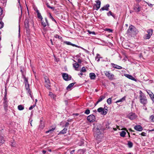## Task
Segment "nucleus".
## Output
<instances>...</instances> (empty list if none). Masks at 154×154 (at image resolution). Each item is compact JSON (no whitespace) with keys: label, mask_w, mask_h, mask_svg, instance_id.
Returning a JSON list of instances; mask_svg holds the SVG:
<instances>
[{"label":"nucleus","mask_w":154,"mask_h":154,"mask_svg":"<svg viewBox=\"0 0 154 154\" xmlns=\"http://www.w3.org/2000/svg\"><path fill=\"white\" fill-rule=\"evenodd\" d=\"M5 97H4V98L3 103H4V107H7V106H8V101L7 100V98L6 97V95L7 93V92L6 91V87L5 88Z\"/></svg>","instance_id":"nucleus-9"},{"label":"nucleus","mask_w":154,"mask_h":154,"mask_svg":"<svg viewBox=\"0 0 154 154\" xmlns=\"http://www.w3.org/2000/svg\"><path fill=\"white\" fill-rule=\"evenodd\" d=\"M78 63H81L82 62V61L80 59H79L78 60Z\"/></svg>","instance_id":"nucleus-55"},{"label":"nucleus","mask_w":154,"mask_h":154,"mask_svg":"<svg viewBox=\"0 0 154 154\" xmlns=\"http://www.w3.org/2000/svg\"><path fill=\"white\" fill-rule=\"evenodd\" d=\"M3 11L2 8H0V16H1L2 14Z\"/></svg>","instance_id":"nucleus-53"},{"label":"nucleus","mask_w":154,"mask_h":154,"mask_svg":"<svg viewBox=\"0 0 154 154\" xmlns=\"http://www.w3.org/2000/svg\"><path fill=\"white\" fill-rule=\"evenodd\" d=\"M75 83H72L70 84L66 88V89L67 90H71V88L74 85Z\"/></svg>","instance_id":"nucleus-26"},{"label":"nucleus","mask_w":154,"mask_h":154,"mask_svg":"<svg viewBox=\"0 0 154 154\" xmlns=\"http://www.w3.org/2000/svg\"><path fill=\"white\" fill-rule=\"evenodd\" d=\"M69 123L68 122H66V124H65V127H67V126H68V125H69Z\"/></svg>","instance_id":"nucleus-57"},{"label":"nucleus","mask_w":154,"mask_h":154,"mask_svg":"<svg viewBox=\"0 0 154 154\" xmlns=\"http://www.w3.org/2000/svg\"><path fill=\"white\" fill-rule=\"evenodd\" d=\"M111 100H112V98H109L107 99V102L108 104L109 105L111 103H112Z\"/></svg>","instance_id":"nucleus-34"},{"label":"nucleus","mask_w":154,"mask_h":154,"mask_svg":"<svg viewBox=\"0 0 154 154\" xmlns=\"http://www.w3.org/2000/svg\"><path fill=\"white\" fill-rule=\"evenodd\" d=\"M147 34H145L143 38L145 39H149L150 38L153 33V30L152 29H149L147 31Z\"/></svg>","instance_id":"nucleus-5"},{"label":"nucleus","mask_w":154,"mask_h":154,"mask_svg":"<svg viewBox=\"0 0 154 154\" xmlns=\"http://www.w3.org/2000/svg\"><path fill=\"white\" fill-rule=\"evenodd\" d=\"M99 55H97L95 58L96 60L98 62L100 60V59L99 58Z\"/></svg>","instance_id":"nucleus-49"},{"label":"nucleus","mask_w":154,"mask_h":154,"mask_svg":"<svg viewBox=\"0 0 154 154\" xmlns=\"http://www.w3.org/2000/svg\"><path fill=\"white\" fill-rule=\"evenodd\" d=\"M48 151L51 152V149H48Z\"/></svg>","instance_id":"nucleus-62"},{"label":"nucleus","mask_w":154,"mask_h":154,"mask_svg":"<svg viewBox=\"0 0 154 154\" xmlns=\"http://www.w3.org/2000/svg\"><path fill=\"white\" fill-rule=\"evenodd\" d=\"M150 119L152 122H154V115H152L150 117Z\"/></svg>","instance_id":"nucleus-40"},{"label":"nucleus","mask_w":154,"mask_h":154,"mask_svg":"<svg viewBox=\"0 0 154 154\" xmlns=\"http://www.w3.org/2000/svg\"><path fill=\"white\" fill-rule=\"evenodd\" d=\"M46 152V151H45V150H43L42 151V152L43 153H45Z\"/></svg>","instance_id":"nucleus-58"},{"label":"nucleus","mask_w":154,"mask_h":154,"mask_svg":"<svg viewBox=\"0 0 154 154\" xmlns=\"http://www.w3.org/2000/svg\"><path fill=\"white\" fill-rule=\"evenodd\" d=\"M25 25L26 28L28 27V20H26L25 22Z\"/></svg>","instance_id":"nucleus-38"},{"label":"nucleus","mask_w":154,"mask_h":154,"mask_svg":"<svg viewBox=\"0 0 154 154\" xmlns=\"http://www.w3.org/2000/svg\"><path fill=\"white\" fill-rule=\"evenodd\" d=\"M56 38H58L60 39H61L62 38V37L61 36H59L58 35H56L54 36Z\"/></svg>","instance_id":"nucleus-44"},{"label":"nucleus","mask_w":154,"mask_h":154,"mask_svg":"<svg viewBox=\"0 0 154 154\" xmlns=\"http://www.w3.org/2000/svg\"><path fill=\"white\" fill-rule=\"evenodd\" d=\"M86 71L85 68L84 67H83L82 68V69L80 70V72H85Z\"/></svg>","instance_id":"nucleus-36"},{"label":"nucleus","mask_w":154,"mask_h":154,"mask_svg":"<svg viewBox=\"0 0 154 154\" xmlns=\"http://www.w3.org/2000/svg\"><path fill=\"white\" fill-rule=\"evenodd\" d=\"M87 119L90 122H93L95 121V116L93 115L89 116L87 118Z\"/></svg>","instance_id":"nucleus-10"},{"label":"nucleus","mask_w":154,"mask_h":154,"mask_svg":"<svg viewBox=\"0 0 154 154\" xmlns=\"http://www.w3.org/2000/svg\"><path fill=\"white\" fill-rule=\"evenodd\" d=\"M140 135H141L143 136H145L146 135V133L144 132H142L140 134Z\"/></svg>","instance_id":"nucleus-47"},{"label":"nucleus","mask_w":154,"mask_h":154,"mask_svg":"<svg viewBox=\"0 0 154 154\" xmlns=\"http://www.w3.org/2000/svg\"><path fill=\"white\" fill-rule=\"evenodd\" d=\"M107 30L109 32H112V30L110 29H107Z\"/></svg>","instance_id":"nucleus-54"},{"label":"nucleus","mask_w":154,"mask_h":154,"mask_svg":"<svg viewBox=\"0 0 154 154\" xmlns=\"http://www.w3.org/2000/svg\"><path fill=\"white\" fill-rule=\"evenodd\" d=\"M146 2V3L149 6V7H152L153 6V5H152V4H150V3H149L148 2Z\"/></svg>","instance_id":"nucleus-52"},{"label":"nucleus","mask_w":154,"mask_h":154,"mask_svg":"<svg viewBox=\"0 0 154 154\" xmlns=\"http://www.w3.org/2000/svg\"><path fill=\"white\" fill-rule=\"evenodd\" d=\"M147 93L149 94L150 98L152 99H154V95L153 93L150 90H148L146 91Z\"/></svg>","instance_id":"nucleus-18"},{"label":"nucleus","mask_w":154,"mask_h":154,"mask_svg":"<svg viewBox=\"0 0 154 154\" xmlns=\"http://www.w3.org/2000/svg\"><path fill=\"white\" fill-rule=\"evenodd\" d=\"M95 2L96 3V4L95 5L96 8V10H97L100 7L101 2L99 0L96 1Z\"/></svg>","instance_id":"nucleus-17"},{"label":"nucleus","mask_w":154,"mask_h":154,"mask_svg":"<svg viewBox=\"0 0 154 154\" xmlns=\"http://www.w3.org/2000/svg\"><path fill=\"white\" fill-rule=\"evenodd\" d=\"M18 109L19 110H22L24 109V106L20 105H18L17 107Z\"/></svg>","instance_id":"nucleus-28"},{"label":"nucleus","mask_w":154,"mask_h":154,"mask_svg":"<svg viewBox=\"0 0 154 154\" xmlns=\"http://www.w3.org/2000/svg\"><path fill=\"white\" fill-rule=\"evenodd\" d=\"M83 72H80V73L79 74H78V75L80 76V77H81V76H82L83 75V74L82 73Z\"/></svg>","instance_id":"nucleus-56"},{"label":"nucleus","mask_w":154,"mask_h":154,"mask_svg":"<svg viewBox=\"0 0 154 154\" xmlns=\"http://www.w3.org/2000/svg\"><path fill=\"white\" fill-rule=\"evenodd\" d=\"M73 67L75 68L76 70L77 69H78L79 67V65L77 63H75L73 64Z\"/></svg>","instance_id":"nucleus-32"},{"label":"nucleus","mask_w":154,"mask_h":154,"mask_svg":"<svg viewBox=\"0 0 154 154\" xmlns=\"http://www.w3.org/2000/svg\"><path fill=\"white\" fill-rule=\"evenodd\" d=\"M41 21L42 22V24L44 27H45L46 26L48 25V24L47 18H45L44 21L42 20V21Z\"/></svg>","instance_id":"nucleus-13"},{"label":"nucleus","mask_w":154,"mask_h":154,"mask_svg":"<svg viewBox=\"0 0 154 154\" xmlns=\"http://www.w3.org/2000/svg\"><path fill=\"white\" fill-rule=\"evenodd\" d=\"M103 108L102 107H100L97 109V111L98 112H100L101 113V112L103 111Z\"/></svg>","instance_id":"nucleus-39"},{"label":"nucleus","mask_w":154,"mask_h":154,"mask_svg":"<svg viewBox=\"0 0 154 154\" xmlns=\"http://www.w3.org/2000/svg\"><path fill=\"white\" fill-rule=\"evenodd\" d=\"M140 102L142 104L145 105L147 103V99L146 97L144 95L142 94H140Z\"/></svg>","instance_id":"nucleus-4"},{"label":"nucleus","mask_w":154,"mask_h":154,"mask_svg":"<svg viewBox=\"0 0 154 154\" xmlns=\"http://www.w3.org/2000/svg\"><path fill=\"white\" fill-rule=\"evenodd\" d=\"M36 12L37 13V16L39 19H41V20L42 21L43 19L42 17L41 14L39 12V11L37 9L36 10Z\"/></svg>","instance_id":"nucleus-22"},{"label":"nucleus","mask_w":154,"mask_h":154,"mask_svg":"<svg viewBox=\"0 0 154 154\" xmlns=\"http://www.w3.org/2000/svg\"><path fill=\"white\" fill-rule=\"evenodd\" d=\"M35 103H36V102H37V101H38V100H37V99H36L35 100Z\"/></svg>","instance_id":"nucleus-63"},{"label":"nucleus","mask_w":154,"mask_h":154,"mask_svg":"<svg viewBox=\"0 0 154 154\" xmlns=\"http://www.w3.org/2000/svg\"><path fill=\"white\" fill-rule=\"evenodd\" d=\"M113 130H114V131H116L117 130V129L116 128H113Z\"/></svg>","instance_id":"nucleus-61"},{"label":"nucleus","mask_w":154,"mask_h":154,"mask_svg":"<svg viewBox=\"0 0 154 154\" xmlns=\"http://www.w3.org/2000/svg\"><path fill=\"white\" fill-rule=\"evenodd\" d=\"M124 76L128 78L129 79H130L134 81H136V79L134 78L131 75L128 74H125Z\"/></svg>","instance_id":"nucleus-14"},{"label":"nucleus","mask_w":154,"mask_h":154,"mask_svg":"<svg viewBox=\"0 0 154 154\" xmlns=\"http://www.w3.org/2000/svg\"><path fill=\"white\" fill-rule=\"evenodd\" d=\"M18 3L20 5V7H19V9H20V10L21 11V12H22V8H21V7L20 5V0H18Z\"/></svg>","instance_id":"nucleus-51"},{"label":"nucleus","mask_w":154,"mask_h":154,"mask_svg":"<svg viewBox=\"0 0 154 154\" xmlns=\"http://www.w3.org/2000/svg\"><path fill=\"white\" fill-rule=\"evenodd\" d=\"M111 64L112 65V66L113 67L116 69H122V67L121 66L115 64L113 63H111Z\"/></svg>","instance_id":"nucleus-21"},{"label":"nucleus","mask_w":154,"mask_h":154,"mask_svg":"<svg viewBox=\"0 0 154 154\" xmlns=\"http://www.w3.org/2000/svg\"><path fill=\"white\" fill-rule=\"evenodd\" d=\"M49 82V80L47 78H45V83H48Z\"/></svg>","instance_id":"nucleus-48"},{"label":"nucleus","mask_w":154,"mask_h":154,"mask_svg":"<svg viewBox=\"0 0 154 154\" xmlns=\"http://www.w3.org/2000/svg\"><path fill=\"white\" fill-rule=\"evenodd\" d=\"M89 77L91 79L94 80L96 77V75L94 73H91L89 74Z\"/></svg>","instance_id":"nucleus-19"},{"label":"nucleus","mask_w":154,"mask_h":154,"mask_svg":"<svg viewBox=\"0 0 154 154\" xmlns=\"http://www.w3.org/2000/svg\"><path fill=\"white\" fill-rule=\"evenodd\" d=\"M94 136L97 140L101 139L103 137V134L100 131V130L98 128L95 129Z\"/></svg>","instance_id":"nucleus-2"},{"label":"nucleus","mask_w":154,"mask_h":154,"mask_svg":"<svg viewBox=\"0 0 154 154\" xmlns=\"http://www.w3.org/2000/svg\"><path fill=\"white\" fill-rule=\"evenodd\" d=\"M134 9L136 12H139L140 11L141 8L138 4H136L134 6Z\"/></svg>","instance_id":"nucleus-12"},{"label":"nucleus","mask_w":154,"mask_h":154,"mask_svg":"<svg viewBox=\"0 0 154 154\" xmlns=\"http://www.w3.org/2000/svg\"><path fill=\"white\" fill-rule=\"evenodd\" d=\"M88 32L90 34H92L93 35H95V32H91L90 31H89V30H88Z\"/></svg>","instance_id":"nucleus-50"},{"label":"nucleus","mask_w":154,"mask_h":154,"mask_svg":"<svg viewBox=\"0 0 154 154\" xmlns=\"http://www.w3.org/2000/svg\"><path fill=\"white\" fill-rule=\"evenodd\" d=\"M109 4H107L106 5L104 6L102 8L100 9V11H101L104 10L108 11L109 10Z\"/></svg>","instance_id":"nucleus-15"},{"label":"nucleus","mask_w":154,"mask_h":154,"mask_svg":"<svg viewBox=\"0 0 154 154\" xmlns=\"http://www.w3.org/2000/svg\"><path fill=\"white\" fill-rule=\"evenodd\" d=\"M55 129V128H52L51 129L49 130L48 131L46 132V133H51V131H53Z\"/></svg>","instance_id":"nucleus-37"},{"label":"nucleus","mask_w":154,"mask_h":154,"mask_svg":"<svg viewBox=\"0 0 154 154\" xmlns=\"http://www.w3.org/2000/svg\"><path fill=\"white\" fill-rule=\"evenodd\" d=\"M107 15L109 16H110V15L113 16L112 15V13L111 11H109L108 13H107Z\"/></svg>","instance_id":"nucleus-46"},{"label":"nucleus","mask_w":154,"mask_h":154,"mask_svg":"<svg viewBox=\"0 0 154 154\" xmlns=\"http://www.w3.org/2000/svg\"><path fill=\"white\" fill-rule=\"evenodd\" d=\"M134 128L135 130L141 131L143 130V128L140 125H137L134 126Z\"/></svg>","instance_id":"nucleus-16"},{"label":"nucleus","mask_w":154,"mask_h":154,"mask_svg":"<svg viewBox=\"0 0 154 154\" xmlns=\"http://www.w3.org/2000/svg\"><path fill=\"white\" fill-rule=\"evenodd\" d=\"M126 134V132L125 131H122L121 132L120 134V136L123 137H125Z\"/></svg>","instance_id":"nucleus-27"},{"label":"nucleus","mask_w":154,"mask_h":154,"mask_svg":"<svg viewBox=\"0 0 154 154\" xmlns=\"http://www.w3.org/2000/svg\"><path fill=\"white\" fill-rule=\"evenodd\" d=\"M48 95L53 99H55L56 96L55 94H53V93L51 92H49Z\"/></svg>","instance_id":"nucleus-24"},{"label":"nucleus","mask_w":154,"mask_h":154,"mask_svg":"<svg viewBox=\"0 0 154 154\" xmlns=\"http://www.w3.org/2000/svg\"><path fill=\"white\" fill-rule=\"evenodd\" d=\"M64 43L66 44L67 45H72V46H75V47H78V48H82V49H83L84 50H85V49L83 48H82V47H81L80 46L76 45L75 44H73L71 42H69L65 41L64 42Z\"/></svg>","instance_id":"nucleus-11"},{"label":"nucleus","mask_w":154,"mask_h":154,"mask_svg":"<svg viewBox=\"0 0 154 154\" xmlns=\"http://www.w3.org/2000/svg\"><path fill=\"white\" fill-rule=\"evenodd\" d=\"M105 94H104L103 95L100 96L97 102L96 103H98L99 102H100L104 99L105 98Z\"/></svg>","instance_id":"nucleus-20"},{"label":"nucleus","mask_w":154,"mask_h":154,"mask_svg":"<svg viewBox=\"0 0 154 154\" xmlns=\"http://www.w3.org/2000/svg\"><path fill=\"white\" fill-rule=\"evenodd\" d=\"M90 111L88 109H86L85 112V113L87 115L89 114L90 113Z\"/></svg>","instance_id":"nucleus-42"},{"label":"nucleus","mask_w":154,"mask_h":154,"mask_svg":"<svg viewBox=\"0 0 154 154\" xmlns=\"http://www.w3.org/2000/svg\"><path fill=\"white\" fill-rule=\"evenodd\" d=\"M128 145L129 148H131L133 146V144L131 142L128 141Z\"/></svg>","instance_id":"nucleus-31"},{"label":"nucleus","mask_w":154,"mask_h":154,"mask_svg":"<svg viewBox=\"0 0 154 154\" xmlns=\"http://www.w3.org/2000/svg\"><path fill=\"white\" fill-rule=\"evenodd\" d=\"M126 96H125L124 97H123L121 99L116 101V103H117L119 102H122L125 100L126 99Z\"/></svg>","instance_id":"nucleus-23"},{"label":"nucleus","mask_w":154,"mask_h":154,"mask_svg":"<svg viewBox=\"0 0 154 154\" xmlns=\"http://www.w3.org/2000/svg\"><path fill=\"white\" fill-rule=\"evenodd\" d=\"M62 76L63 79L66 81H69L71 79V77L70 75H68L66 73H63L62 74Z\"/></svg>","instance_id":"nucleus-8"},{"label":"nucleus","mask_w":154,"mask_h":154,"mask_svg":"<svg viewBox=\"0 0 154 154\" xmlns=\"http://www.w3.org/2000/svg\"><path fill=\"white\" fill-rule=\"evenodd\" d=\"M50 82H49L48 83H45V86L47 88L49 89L50 88Z\"/></svg>","instance_id":"nucleus-33"},{"label":"nucleus","mask_w":154,"mask_h":154,"mask_svg":"<svg viewBox=\"0 0 154 154\" xmlns=\"http://www.w3.org/2000/svg\"><path fill=\"white\" fill-rule=\"evenodd\" d=\"M49 17L53 21H54L55 22H56V21L53 18V17L52 16L51 14L50 13H49Z\"/></svg>","instance_id":"nucleus-35"},{"label":"nucleus","mask_w":154,"mask_h":154,"mask_svg":"<svg viewBox=\"0 0 154 154\" xmlns=\"http://www.w3.org/2000/svg\"><path fill=\"white\" fill-rule=\"evenodd\" d=\"M138 31L136 28L133 26L131 25L127 31L128 34L132 36L137 34Z\"/></svg>","instance_id":"nucleus-1"},{"label":"nucleus","mask_w":154,"mask_h":154,"mask_svg":"<svg viewBox=\"0 0 154 154\" xmlns=\"http://www.w3.org/2000/svg\"><path fill=\"white\" fill-rule=\"evenodd\" d=\"M137 1L140 2L141 0H136Z\"/></svg>","instance_id":"nucleus-64"},{"label":"nucleus","mask_w":154,"mask_h":154,"mask_svg":"<svg viewBox=\"0 0 154 154\" xmlns=\"http://www.w3.org/2000/svg\"><path fill=\"white\" fill-rule=\"evenodd\" d=\"M23 79H24V82L25 84V88L27 91L28 93L29 94L31 97L32 99H33L31 92L29 91V84H28V79L25 76L24 77Z\"/></svg>","instance_id":"nucleus-3"},{"label":"nucleus","mask_w":154,"mask_h":154,"mask_svg":"<svg viewBox=\"0 0 154 154\" xmlns=\"http://www.w3.org/2000/svg\"><path fill=\"white\" fill-rule=\"evenodd\" d=\"M67 129L66 128H64V129L60 132V133L64 134L66 133L67 131Z\"/></svg>","instance_id":"nucleus-30"},{"label":"nucleus","mask_w":154,"mask_h":154,"mask_svg":"<svg viewBox=\"0 0 154 154\" xmlns=\"http://www.w3.org/2000/svg\"><path fill=\"white\" fill-rule=\"evenodd\" d=\"M11 146L13 147H15L16 146V143L14 141L11 143Z\"/></svg>","instance_id":"nucleus-45"},{"label":"nucleus","mask_w":154,"mask_h":154,"mask_svg":"<svg viewBox=\"0 0 154 154\" xmlns=\"http://www.w3.org/2000/svg\"><path fill=\"white\" fill-rule=\"evenodd\" d=\"M119 126H117L116 127V128H117V129H119V130H120V129L119 128Z\"/></svg>","instance_id":"nucleus-60"},{"label":"nucleus","mask_w":154,"mask_h":154,"mask_svg":"<svg viewBox=\"0 0 154 154\" xmlns=\"http://www.w3.org/2000/svg\"><path fill=\"white\" fill-rule=\"evenodd\" d=\"M5 141V140L3 137L0 135V143H3Z\"/></svg>","instance_id":"nucleus-29"},{"label":"nucleus","mask_w":154,"mask_h":154,"mask_svg":"<svg viewBox=\"0 0 154 154\" xmlns=\"http://www.w3.org/2000/svg\"><path fill=\"white\" fill-rule=\"evenodd\" d=\"M104 73L105 75L111 80H112L114 79V75L113 74L110 73V71H104Z\"/></svg>","instance_id":"nucleus-6"},{"label":"nucleus","mask_w":154,"mask_h":154,"mask_svg":"<svg viewBox=\"0 0 154 154\" xmlns=\"http://www.w3.org/2000/svg\"><path fill=\"white\" fill-rule=\"evenodd\" d=\"M46 5H47V7L48 8H51V9H53V10H54V7H51V6H50L47 3V4H46Z\"/></svg>","instance_id":"nucleus-43"},{"label":"nucleus","mask_w":154,"mask_h":154,"mask_svg":"<svg viewBox=\"0 0 154 154\" xmlns=\"http://www.w3.org/2000/svg\"><path fill=\"white\" fill-rule=\"evenodd\" d=\"M127 117L131 120H133L137 118V116L135 113L131 112L127 115Z\"/></svg>","instance_id":"nucleus-7"},{"label":"nucleus","mask_w":154,"mask_h":154,"mask_svg":"<svg viewBox=\"0 0 154 154\" xmlns=\"http://www.w3.org/2000/svg\"><path fill=\"white\" fill-rule=\"evenodd\" d=\"M35 106L36 103H35V104L33 105L32 106H30L29 108V109L30 110H32Z\"/></svg>","instance_id":"nucleus-41"},{"label":"nucleus","mask_w":154,"mask_h":154,"mask_svg":"<svg viewBox=\"0 0 154 154\" xmlns=\"http://www.w3.org/2000/svg\"><path fill=\"white\" fill-rule=\"evenodd\" d=\"M74 115H75V116H77L78 115V114L76 113V114H74Z\"/></svg>","instance_id":"nucleus-59"},{"label":"nucleus","mask_w":154,"mask_h":154,"mask_svg":"<svg viewBox=\"0 0 154 154\" xmlns=\"http://www.w3.org/2000/svg\"><path fill=\"white\" fill-rule=\"evenodd\" d=\"M107 113V109L105 108H103V111L101 112V114L103 115H106Z\"/></svg>","instance_id":"nucleus-25"}]
</instances>
